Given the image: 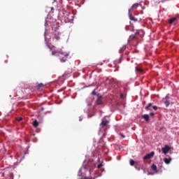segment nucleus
I'll use <instances>...</instances> for the list:
<instances>
[{
    "instance_id": "obj_21",
    "label": "nucleus",
    "mask_w": 179,
    "mask_h": 179,
    "mask_svg": "<svg viewBox=\"0 0 179 179\" xmlns=\"http://www.w3.org/2000/svg\"><path fill=\"white\" fill-rule=\"evenodd\" d=\"M92 96H96V94H97V93H96V91H92Z\"/></svg>"
},
{
    "instance_id": "obj_26",
    "label": "nucleus",
    "mask_w": 179,
    "mask_h": 179,
    "mask_svg": "<svg viewBox=\"0 0 179 179\" xmlns=\"http://www.w3.org/2000/svg\"><path fill=\"white\" fill-rule=\"evenodd\" d=\"M120 136H122L123 138H125V136H124V134H120Z\"/></svg>"
},
{
    "instance_id": "obj_18",
    "label": "nucleus",
    "mask_w": 179,
    "mask_h": 179,
    "mask_svg": "<svg viewBox=\"0 0 179 179\" xmlns=\"http://www.w3.org/2000/svg\"><path fill=\"white\" fill-rule=\"evenodd\" d=\"M130 166H135V161L134 159H130Z\"/></svg>"
},
{
    "instance_id": "obj_23",
    "label": "nucleus",
    "mask_w": 179,
    "mask_h": 179,
    "mask_svg": "<svg viewBox=\"0 0 179 179\" xmlns=\"http://www.w3.org/2000/svg\"><path fill=\"white\" fill-rule=\"evenodd\" d=\"M101 167H103V164H99L97 166V169H100Z\"/></svg>"
},
{
    "instance_id": "obj_24",
    "label": "nucleus",
    "mask_w": 179,
    "mask_h": 179,
    "mask_svg": "<svg viewBox=\"0 0 179 179\" xmlns=\"http://www.w3.org/2000/svg\"><path fill=\"white\" fill-rule=\"evenodd\" d=\"M43 86H44L43 83H40L39 85H38V87H43Z\"/></svg>"
},
{
    "instance_id": "obj_25",
    "label": "nucleus",
    "mask_w": 179,
    "mask_h": 179,
    "mask_svg": "<svg viewBox=\"0 0 179 179\" xmlns=\"http://www.w3.org/2000/svg\"><path fill=\"white\" fill-rule=\"evenodd\" d=\"M22 120H23V118L19 117V118L17 119V121H18L19 122H20V121H22Z\"/></svg>"
},
{
    "instance_id": "obj_22",
    "label": "nucleus",
    "mask_w": 179,
    "mask_h": 179,
    "mask_svg": "<svg viewBox=\"0 0 179 179\" xmlns=\"http://www.w3.org/2000/svg\"><path fill=\"white\" fill-rule=\"evenodd\" d=\"M150 117H155V113L151 112V113H150Z\"/></svg>"
},
{
    "instance_id": "obj_1",
    "label": "nucleus",
    "mask_w": 179,
    "mask_h": 179,
    "mask_svg": "<svg viewBox=\"0 0 179 179\" xmlns=\"http://www.w3.org/2000/svg\"><path fill=\"white\" fill-rule=\"evenodd\" d=\"M52 55L59 57L60 62H66L68 57H69V52H65L62 49H57L52 50Z\"/></svg>"
},
{
    "instance_id": "obj_8",
    "label": "nucleus",
    "mask_w": 179,
    "mask_h": 179,
    "mask_svg": "<svg viewBox=\"0 0 179 179\" xmlns=\"http://www.w3.org/2000/svg\"><path fill=\"white\" fill-rule=\"evenodd\" d=\"M151 169L152 171H155V173H159V171H157V166L155 164H152L151 165Z\"/></svg>"
},
{
    "instance_id": "obj_4",
    "label": "nucleus",
    "mask_w": 179,
    "mask_h": 179,
    "mask_svg": "<svg viewBox=\"0 0 179 179\" xmlns=\"http://www.w3.org/2000/svg\"><path fill=\"white\" fill-rule=\"evenodd\" d=\"M155 156V152H151L149 154H147L145 156H144L143 159L144 160H149L150 159H152Z\"/></svg>"
},
{
    "instance_id": "obj_5",
    "label": "nucleus",
    "mask_w": 179,
    "mask_h": 179,
    "mask_svg": "<svg viewBox=\"0 0 179 179\" xmlns=\"http://www.w3.org/2000/svg\"><path fill=\"white\" fill-rule=\"evenodd\" d=\"M139 6V3H134L130 9H129V13H132L134 12V9H136Z\"/></svg>"
},
{
    "instance_id": "obj_9",
    "label": "nucleus",
    "mask_w": 179,
    "mask_h": 179,
    "mask_svg": "<svg viewBox=\"0 0 179 179\" xmlns=\"http://www.w3.org/2000/svg\"><path fill=\"white\" fill-rule=\"evenodd\" d=\"M177 19H178L177 17H173L172 18H170L169 20V24H173V23H174L177 20Z\"/></svg>"
},
{
    "instance_id": "obj_19",
    "label": "nucleus",
    "mask_w": 179,
    "mask_h": 179,
    "mask_svg": "<svg viewBox=\"0 0 179 179\" xmlns=\"http://www.w3.org/2000/svg\"><path fill=\"white\" fill-rule=\"evenodd\" d=\"M136 38V36H135V35L130 36V40H135Z\"/></svg>"
},
{
    "instance_id": "obj_14",
    "label": "nucleus",
    "mask_w": 179,
    "mask_h": 179,
    "mask_svg": "<svg viewBox=\"0 0 179 179\" xmlns=\"http://www.w3.org/2000/svg\"><path fill=\"white\" fill-rule=\"evenodd\" d=\"M142 118H143L145 121H149V115L145 114L142 115Z\"/></svg>"
},
{
    "instance_id": "obj_6",
    "label": "nucleus",
    "mask_w": 179,
    "mask_h": 179,
    "mask_svg": "<svg viewBox=\"0 0 179 179\" xmlns=\"http://www.w3.org/2000/svg\"><path fill=\"white\" fill-rule=\"evenodd\" d=\"M109 122H109L108 120L103 119V120H102V122H101L100 125H101V127H102V128H103V127H107V125H108V124Z\"/></svg>"
},
{
    "instance_id": "obj_17",
    "label": "nucleus",
    "mask_w": 179,
    "mask_h": 179,
    "mask_svg": "<svg viewBox=\"0 0 179 179\" xmlns=\"http://www.w3.org/2000/svg\"><path fill=\"white\" fill-rule=\"evenodd\" d=\"M136 71L137 72H143V70L139 67H136Z\"/></svg>"
},
{
    "instance_id": "obj_16",
    "label": "nucleus",
    "mask_w": 179,
    "mask_h": 179,
    "mask_svg": "<svg viewBox=\"0 0 179 179\" xmlns=\"http://www.w3.org/2000/svg\"><path fill=\"white\" fill-rule=\"evenodd\" d=\"M126 47L125 46H122L120 49V52H124V51H125Z\"/></svg>"
},
{
    "instance_id": "obj_3",
    "label": "nucleus",
    "mask_w": 179,
    "mask_h": 179,
    "mask_svg": "<svg viewBox=\"0 0 179 179\" xmlns=\"http://www.w3.org/2000/svg\"><path fill=\"white\" fill-rule=\"evenodd\" d=\"M171 149V148H170V146L166 145L164 148H162V153H164V155H167V153L170 152Z\"/></svg>"
},
{
    "instance_id": "obj_7",
    "label": "nucleus",
    "mask_w": 179,
    "mask_h": 179,
    "mask_svg": "<svg viewBox=\"0 0 179 179\" xmlns=\"http://www.w3.org/2000/svg\"><path fill=\"white\" fill-rule=\"evenodd\" d=\"M129 17L130 20H132V22H138L137 18H136L135 17H132V13H129Z\"/></svg>"
},
{
    "instance_id": "obj_27",
    "label": "nucleus",
    "mask_w": 179,
    "mask_h": 179,
    "mask_svg": "<svg viewBox=\"0 0 179 179\" xmlns=\"http://www.w3.org/2000/svg\"><path fill=\"white\" fill-rule=\"evenodd\" d=\"M84 179H89V178H87V177H85Z\"/></svg>"
},
{
    "instance_id": "obj_10",
    "label": "nucleus",
    "mask_w": 179,
    "mask_h": 179,
    "mask_svg": "<svg viewBox=\"0 0 179 179\" xmlns=\"http://www.w3.org/2000/svg\"><path fill=\"white\" fill-rule=\"evenodd\" d=\"M54 36H54L55 40H56V41H58L60 38L59 32L55 31Z\"/></svg>"
},
{
    "instance_id": "obj_20",
    "label": "nucleus",
    "mask_w": 179,
    "mask_h": 179,
    "mask_svg": "<svg viewBox=\"0 0 179 179\" xmlns=\"http://www.w3.org/2000/svg\"><path fill=\"white\" fill-rule=\"evenodd\" d=\"M152 108H153V110H155V111H157V106H153Z\"/></svg>"
},
{
    "instance_id": "obj_12",
    "label": "nucleus",
    "mask_w": 179,
    "mask_h": 179,
    "mask_svg": "<svg viewBox=\"0 0 179 179\" xmlns=\"http://www.w3.org/2000/svg\"><path fill=\"white\" fill-rule=\"evenodd\" d=\"M152 106H153V104L152 103H149L148 106H145V110H147V111H150V107H152Z\"/></svg>"
},
{
    "instance_id": "obj_2",
    "label": "nucleus",
    "mask_w": 179,
    "mask_h": 179,
    "mask_svg": "<svg viewBox=\"0 0 179 179\" xmlns=\"http://www.w3.org/2000/svg\"><path fill=\"white\" fill-rule=\"evenodd\" d=\"M163 101L166 107L170 106V94H166V97L163 99Z\"/></svg>"
},
{
    "instance_id": "obj_28",
    "label": "nucleus",
    "mask_w": 179,
    "mask_h": 179,
    "mask_svg": "<svg viewBox=\"0 0 179 179\" xmlns=\"http://www.w3.org/2000/svg\"><path fill=\"white\" fill-rule=\"evenodd\" d=\"M51 9H52H52H54V8H51Z\"/></svg>"
},
{
    "instance_id": "obj_11",
    "label": "nucleus",
    "mask_w": 179,
    "mask_h": 179,
    "mask_svg": "<svg viewBox=\"0 0 179 179\" xmlns=\"http://www.w3.org/2000/svg\"><path fill=\"white\" fill-rule=\"evenodd\" d=\"M101 98H102V96H100L98 97V99H97V100H96V104H98V106L101 105L102 103H103V102L101 101Z\"/></svg>"
},
{
    "instance_id": "obj_13",
    "label": "nucleus",
    "mask_w": 179,
    "mask_h": 179,
    "mask_svg": "<svg viewBox=\"0 0 179 179\" xmlns=\"http://www.w3.org/2000/svg\"><path fill=\"white\" fill-rule=\"evenodd\" d=\"M164 162L166 164H170V162H171V159L164 158Z\"/></svg>"
},
{
    "instance_id": "obj_15",
    "label": "nucleus",
    "mask_w": 179,
    "mask_h": 179,
    "mask_svg": "<svg viewBox=\"0 0 179 179\" xmlns=\"http://www.w3.org/2000/svg\"><path fill=\"white\" fill-rule=\"evenodd\" d=\"M33 126L34 128H37V127H38V122L37 120L34 121Z\"/></svg>"
}]
</instances>
